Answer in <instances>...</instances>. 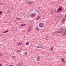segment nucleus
<instances>
[{
    "label": "nucleus",
    "instance_id": "f704fd0d",
    "mask_svg": "<svg viewBox=\"0 0 66 66\" xmlns=\"http://www.w3.org/2000/svg\"><path fill=\"white\" fill-rule=\"evenodd\" d=\"M25 15V14L24 13L23 14V15Z\"/></svg>",
    "mask_w": 66,
    "mask_h": 66
},
{
    "label": "nucleus",
    "instance_id": "f8f14e48",
    "mask_svg": "<svg viewBox=\"0 0 66 66\" xmlns=\"http://www.w3.org/2000/svg\"><path fill=\"white\" fill-rule=\"evenodd\" d=\"M40 18H41V16H38V17H37V18H36V20L37 21L39 20V19Z\"/></svg>",
    "mask_w": 66,
    "mask_h": 66
},
{
    "label": "nucleus",
    "instance_id": "9b49d317",
    "mask_svg": "<svg viewBox=\"0 0 66 66\" xmlns=\"http://www.w3.org/2000/svg\"><path fill=\"white\" fill-rule=\"evenodd\" d=\"M57 17H60V18H62V15L61 14H59V15H57Z\"/></svg>",
    "mask_w": 66,
    "mask_h": 66
},
{
    "label": "nucleus",
    "instance_id": "20e7f679",
    "mask_svg": "<svg viewBox=\"0 0 66 66\" xmlns=\"http://www.w3.org/2000/svg\"><path fill=\"white\" fill-rule=\"evenodd\" d=\"M44 26V23H40L39 24V26L40 27H43Z\"/></svg>",
    "mask_w": 66,
    "mask_h": 66
},
{
    "label": "nucleus",
    "instance_id": "4c0bfd02",
    "mask_svg": "<svg viewBox=\"0 0 66 66\" xmlns=\"http://www.w3.org/2000/svg\"><path fill=\"white\" fill-rule=\"evenodd\" d=\"M40 8H40V7H39L38 9H40Z\"/></svg>",
    "mask_w": 66,
    "mask_h": 66
},
{
    "label": "nucleus",
    "instance_id": "c85d7f7f",
    "mask_svg": "<svg viewBox=\"0 0 66 66\" xmlns=\"http://www.w3.org/2000/svg\"><path fill=\"white\" fill-rule=\"evenodd\" d=\"M2 54L1 53H0V56H2Z\"/></svg>",
    "mask_w": 66,
    "mask_h": 66
},
{
    "label": "nucleus",
    "instance_id": "7c9ffc66",
    "mask_svg": "<svg viewBox=\"0 0 66 66\" xmlns=\"http://www.w3.org/2000/svg\"><path fill=\"white\" fill-rule=\"evenodd\" d=\"M2 5V3H0V5Z\"/></svg>",
    "mask_w": 66,
    "mask_h": 66
},
{
    "label": "nucleus",
    "instance_id": "423d86ee",
    "mask_svg": "<svg viewBox=\"0 0 66 66\" xmlns=\"http://www.w3.org/2000/svg\"><path fill=\"white\" fill-rule=\"evenodd\" d=\"M49 39V36H46L45 37V39L47 40Z\"/></svg>",
    "mask_w": 66,
    "mask_h": 66
},
{
    "label": "nucleus",
    "instance_id": "4be33fe9",
    "mask_svg": "<svg viewBox=\"0 0 66 66\" xmlns=\"http://www.w3.org/2000/svg\"><path fill=\"white\" fill-rule=\"evenodd\" d=\"M16 19L18 20H20L21 19L20 18H17Z\"/></svg>",
    "mask_w": 66,
    "mask_h": 66
},
{
    "label": "nucleus",
    "instance_id": "c03bdc74",
    "mask_svg": "<svg viewBox=\"0 0 66 66\" xmlns=\"http://www.w3.org/2000/svg\"><path fill=\"white\" fill-rule=\"evenodd\" d=\"M43 11V10H42V11Z\"/></svg>",
    "mask_w": 66,
    "mask_h": 66
},
{
    "label": "nucleus",
    "instance_id": "c9c22d12",
    "mask_svg": "<svg viewBox=\"0 0 66 66\" xmlns=\"http://www.w3.org/2000/svg\"><path fill=\"white\" fill-rule=\"evenodd\" d=\"M9 66H13L12 65H9Z\"/></svg>",
    "mask_w": 66,
    "mask_h": 66
},
{
    "label": "nucleus",
    "instance_id": "393cba45",
    "mask_svg": "<svg viewBox=\"0 0 66 66\" xmlns=\"http://www.w3.org/2000/svg\"><path fill=\"white\" fill-rule=\"evenodd\" d=\"M22 44V43H19V45H21Z\"/></svg>",
    "mask_w": 66,
    "mask_h": 66
},
{
    "label": "nucleus",
    "instance_id": "2f4dec72",
    "mask_svg": "<svg viewBox=\"0 0 66 66\" xmlns=\"http://www.w3.org/2000/svg\"><path fill=\"white\" fill-rule=\"evenodd\" d=\"M22 24L24 25V26H26V24Z\"/></svg>",
    "mask_w": 66,
    "mask_h": 66
},
{
    "label": "nucleus",
    "instance_id": "6e6552de",
    "mask_svg": "<svg viewBox=\"0 0 66 66\" xmlns=\"http://www.w3.org/2000/svg\"><path fill=\"white\" fill-rule=\"evenodd\" d=\"M33 3V2H31V1H29V2H28V3H27V4L28 5H31V4H32Z\"/></svg>",
    "mask_w": 66,
    "mask_h": 66
},
{
    "label": "nucleus",
    "instance_id": "c756f323",
    "mask_svg": "<svg viewBox=\"0 0 66 66\" xmlns=\"http://www.w3.org/2000/svg\"><path fill=\"white\" fill-rule=\"evenodd\" d=\"M20 50H18V51H17V52H20Z\"/></svg>",
    "mask_w": 66,
    "mask_h": 66
},
{
    "label": "nucleus",
    "instance_id": "473e14b6",
    "mask_svg": "<svg viewBox=\"0 0 66 66\" xmlns=\"http://www.w3.org/2000/svg\"><path fill=\"white\" fill-rule=\"evenodd\" d=\"M25 3H27V1H25Z\"/></svg>",
    "mask_w": 66,
    "mask_h": 66
},
{
    "label": "nucleus",
    "instance_id": "72a5a7b5",
    "mask_svg": "<svg viewBox=\"0 0 66 66\" xmlns=\"http://www.w3.org/2000/svg\"><path fill=\"white\" fill-rule=\"evenodd\" d=\"M2 66V65L0 64V66Z\"/></svg>",
    "mask_w": 66,
    "mask_h": 66
},
{
    "label": "nucleus",
    "instance_id": "39448f33",
    "mask_svg": "<svg viewBox=\"0 0 66 66\" xmlns=\"http://www.w3.org/2000/svg\"><path fill=\"white\" fill-rule=\"evenodd\" d=\"M40 57L39 56H38L37 58V61H38L40 60Z\"/></svg>",
    "mask_w": 66,
    "mask_h": 66
},
{
    "label": "nucleus",
    "instance_id": "6ab92c4d",
    "mask_svg": "<svg viewBox=\"0 0 66 66\" xmlns=\"http://www.w3.org/2000/svg\"><path fill=\"white\" fill-rule=\"evenodd\" d=\"M9 30H7L5 31L4 32V33H6L7 32H9Z\"/></svg>",
    "mask_w": 66,
    "mask_h": 66
},
{
    "label": "nucleus",
    "instance_id": "9d476101",
    "mask_svg": "<svg viewBox=\"0 0 66 66\" xmlns=\"http://www.w3.org/2000/svg\"><path fill=\"white\" fill-rule=\"evenodd\" d=\"M22 65V63L21 62H19L18 63V64L16 65V66H20Z\"/></svg>",
    "mask_w": 66,
    "mask_h": 66
},
{
    "label": "nucleus",
    "instance_id": "58836bf2",
    "mask_svg": "<svg viewBox=\"0 0 66 66\" xmlns=\"http://www.w3.org/2000/svg\"><path fill=\"white\" fill-rule=\"evenodd\" d=\"M57 11H55V13H56V12H57Z\"/></svg>",
    "mask_w": 66,
    "mask_h": 66
},
{
    "label": "nucleus",
    "instance_id": "f03ea898",
    "mask_svg": "<svg viewBox=\"0 0 66 66\" xmlns=\"http://www.w3.org/2000/svg\"><path fill=\"white\" fill-rule=\"evenodd\" d=\"M62 7H60L59 8H58L57 10V12H62Z\"/></svg>",
    "mask_w": 66,
    "mask_h": 66
},
{
    "label": "nucleus",
    "instance_id": "b1692460",
    "mask_svg": "<svg viewBox=\"0 0 66 66\" xmlns=\"http://www.w3.org/2000/svg\"><path fill=\"white\" fill-rule=\"evenodd\" d=\"M31 28H29V31H31Z\"/></svg>",
    "mask_w": 66,
    "mask_h": 66
},
{
    "label": "nucleus",
    "instance_id": "2eb2a0df",
    "mask_svg": "<svg viewBox=\"0 0 66 66\" xmlns=\"http://www.w3.org/2000/svg\"><path fill=\"white\" fill-rule=\"evenodd\" d=\"M61 61H62V62H65L64 60V59H63V58H61Z\"/></svg>",
    "mask_w": 66,
    "mask_h": 66
},
{
    "label": "nucleus",
    "instance_id": "f3484780",
    "mask_svg": "<svg viewBox=\"0 0 66 66\" xmlns=\"http://www.w3.org/2000/svg\"><path fill=\"white\" fill-rule=\"evenodd\" d=\"M66 34V31H64L63 33V35H65Z\"/></svg>",
    "mask_w": 66,
    "mask_h": 66
},
{
    "label": "nucleus",
    "instance_id": "412c9836",
    "mask_svg": "<svg viewBox=\"0 0 66 66\" xmlns=\"http://www.w3.org/2000/svg\"><path fill=\"white\" fill-rule=\"evenodd\" d=\"M24 26V25L23 24H21L20 25V26L21 27L23 26Z\"/></svg>",
    "mask_w": 66,
    "mask_h": 66
},
{
    "label": "nucleus",
    "instance_id": "a19ab883",
    "mask_svg": "<svg viewBox=\"0 0 66 66\" xmlns=\"http://www.w3.org/2000/svg\"><path fill=\"white\" fill-rule=\"evenodd\" d=\"M65 31H66V29H65Z\"/></svg>",
    "mask_w": 66,
    "mask_h": 66
},
{
    "label": "nucleus",
    "instance_id": "ea45409f",
    "mask_svg": "<svg viewBox=\"0 0 66 66\" xmlns=\"http://www.w3.org/2000/svg\"><path fill=\"white\" fill-rule=\"evenodd\" d=\"M14 57V56H13L12 57Z\"/></svg>",
    "mask_w": 66,
    "mask_h": 66
},
{
    "label": "nucleus",
    "instance_id": "a878e982",
    "mask_svg": "<svg viewBox=\"0 0 66 66\" xmlns=\"http://www.w3.org/2000/svg\"><path fill=\"white\" fill-rule=\"evenodd\" d=\"M7 13H10V11H9V10L7 11Z\"/></svg>",
    "mask_w": 66,
    "mask_h": 66
},
{
    "label": "nucleus",
    "instance_id": "aec40b11",
    "mask_svg": "<svg viewBox=\"0 0 66 66\" xmlns=\"http://www.w3.org/2000/svg\"><path fill=\"white\" fill-rule=\"evenodd\" d=\"M53 47H51V50H53Z\"/></svg>",
    "mask_w": 66,
    "mask_h": 66
},
{
    "label": "nucleus",
    "instance_id": "79ce46f5",
    "mask_svg": "<svg viewBox=\"0 0 66 66\" xmlns=\"http://www.w3.org/2000/svg\"><path fill=\"white\" fill-rule=\"evenodd\" d=\"M43 12H44V11H43Z\"/></svg>",
    "mask_w": 66,
    "mask_h": 66
},
{
    "label": "nucleus",
    "instance_id": "0eeeda50",
    "mask_svg": "<svg viewBox=\"0 0 66 66\" xmlns=\"http://www.w3.org/2000/svg\"><path fill=\"white\" fill-rule=\"evenodd\" d=\"M44 46H42V45H40L39 46H38L37 47V48H44Z\"/></svg>",
    "mask_w": 66,
    "mask_h": 66
},
{
    "label": "nucleus",
    "instance_id": "cd10ccee",
    "mask_svg": "<svg viewBox=\"0 0 66 66\" xmlns=\"http://www.w3.org/2000/svg\"><path fill=\"white\" fill-rule=\"evenodd\" d=\"M31 31V30H28L27 31V32L28 33H29Z\"/></svg>",
    "mask_w": 66,
    "mask_h": 66
},
{
    "label": "nucleus",
    "instance_id": "4468645a",
    "mask_svg": "<svg viewBox=\"0 0 66 66\" xmlns=\"http://www.w3.org/2000/svg\"><path fill=\"white\" fill-rule=\"evenodd\" d=\"M36 30L37 31H38L39 30V28L37 27H36Z\"/></svg>",
    "mask_w": 66,
    "mask_h": 66
},
{
    "label": "nucleus",
    "instance_id": "f257e3e1",
    "mask_svg": "<svg viewBox=\"0 0 66 66\" xmlns=\"http://www.w3.org/2000/svg\"><path fill=\"white\" fill-rule=\"evenodd\" d=\"M63 30V28H60L57 29V31L56 32L58 34H60L62 32Z\"/></svg>",
    "mask_w": 66,
    "mask_h": 66
},
{
    "label": "nucleus",
    "instance_id": "e433bc0d",
    "mask_svg": "<svg viewBox=\"0 0 66 66\" xmlns=\"http://www.w3.org/2000/svg\"><path fill=\"white\" fill-rule=\"evenodd\" d=\"M51 50V52H53V51H52L53 50Z\"/></svg>",
    "mask_w": 66,
    "mask_h": 66
},
{
    "label": "nucleus",
    "instance_id": "dca6fc26",
    "mask_svg": "<svg viewBox=\"0 0 66 66\" xmlns=\"http://www.w3.org/2000/svg\"><path fill=\"white\" fill-rule=\"evenodd\" d=\"M54 12V11H51V14H53V13Z\"/></svg>",
    "mask_w": 66,
    "mask_h": 66
},
{
    "label": "nucleus",
    "instance_id": "5701e85b",
    "mask_svg": "<svg viewBox=\"0 0 66 66\" xmlns=\"http://www.w3.org/2000/svg\"><path fill=\"white\" fill-rule=\"evenodd\" d=\"M29 42H26V45H28L29 44Z\"/></svg>",
    "mask_w": 66,
    "mask_h": 66
},
{
    "label": "nucleus",
    "instance_id": "7ed1b4c3",
    "mask_svg": "<svg viewBox=\"0 0 66 66\" xmlns=\"http://www.w3.org/2000/svg\"><path fill=\"white\" fill-rule=\"evenodd\" d=\"M30 16L32 18L35 17V16H36L35 14L34 13H31V15H30Z\"/></svg>",
    "mask_w": 66,
    "mask_h": 66
},
{
    "label": "nucleus",
    "instance_id": "bb28decb",
    "mask_svg": "<svg viewBox=\"0 0 66 66\" xmlns=\"http://www.w3.org/2000/svg\"><path fill=\"white\" fill-rule=\"evenodd\" d=\"M3 13V12L2 11H0V14H1Z\"/></svg>",
    "mask_w": 66,
    "mask_h": 66
},
{
    "label": "nucleus",
    "instance_id": "1a4fd4ad",
    "mask_svg": "<svg viewBox=\"0 0 66 66\" xmlns=\"http://www.w3.org/2000/svg\"><path fill=\"white\" fill-rule=\"evenodd\" d=\"M65 18H64L61 21V23H63L65 22Z\"/></svg>",
    "mask_w": 66,
    "mask_h": 66
},
{
    "label": "nucleus",
    "instance_id": "37998d69",
    "mask_svg": "<svg viewBox=\"0 0 66 66\" xmlns=\"http://www.w3.org/2000/svg\"><path fill=\"white\" fill-rule=\"evenodd\" d=\"M11 9H13L12 8H11Z\"/></svg>",
    "mask_w": 66,
    "mask_h": 66
},
{
    "label": "nucleus",
    "instance_id": "ddd939ff",
    "mask_svg": "<svg viewBox=\"0 0 66 66\" xmlns=\"http://www.w3.org/2000/svg\"><path fill=\"white\" fill-rule=\"evenodd\" d=\"M56 19H57V20H59V19H61L62 18H60V17H59V16H56Z\"/></svg>",
    "mask_w": 66,
    "mask_h": 66
},
{
    "label": "nucleus",
    "instance_id": "a211bd4d",
    "mask_svg": "<svg viewBox=\"0 0 66 66\" xmlns=\"http://www.w3.org/2000/svg\"><path fill=\"white\" fill-rule=\"evenodd\" d=\"M24 54H25V55H27V52H24Z\"/></svg>",
    "mask_w": 66,
    "mask_h": 66
}]
</instances>
